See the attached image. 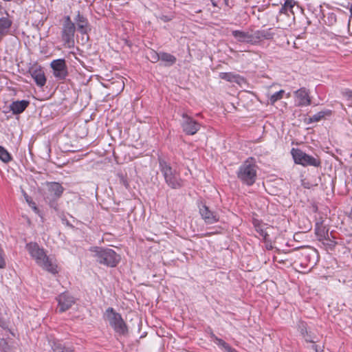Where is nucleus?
<instances>
[{"label": "nucleus", "mask_w": 352, "mask_h": 352, "mask_svg": "<svg viewBox=\"0 0 352 352\" xmlns=\"http://www.w3.org/2000/svg\"><path fill=\"white\" fill-rule=\"evenodd\" d=\"M25 248L31 258L43 270L52 274L58 272V266L54 257L48 256L46 251L36 243H29Z\"/></svg>", "instance_id": "1"}, {"label": "nucleus", "mask_w": 352, "mask_h": 352, "mask_svg": "<svg viewBox=\"0 0 352 352\" xmlns=\"http://www.w3.org/2000/svg\"><path fill=\"white\" fill-rule=\"evenodd\" d=\"M91 251L97 262L108 267H115L120 259V256L111 249L95 247Z\"/></svg>", "instance_id": "2"}, {"label": "nucleus", "mask_w": 352, "mask_h": 352, "mask_svg": "<svg viewBox=\"0 0 352 352\" xmlns=\"http://www.w3.org/2000/svg\"><path fill=\"white\" fill-rule=\"evenodd\" d=\"M238 177L245 184L252 185L256 177V166L252 158L247 160L239 168Z\"/></svg>", "instance_id": "3"}, {"label": "nucleus", "mask_w": 352, "mask_h": 352, "mask_svg": "<svg viewBox=\"0 0 352 352\" xmlns=\"http://www.w3.org/2000/svg\"><path fill=\"white\" fill-rule=\"evenodd\" d=\"M104 319L108 321L110 326L120 334L127 332V327L120 314L116 313L113 308H108L104 315Z\"/></svg>", "instance_id": "4"}, {"label": "nucleus", "mask_w": 352, "mask_h": 352, "mask_svg": "<svg viewBox=\"0 0 352 352\" xmlns=\"http://www.w3.org/2000/svg\"><path fill=\"white\" fill-rule=\"evenodd\" d=\"M291 153L296 164L303 166H313L315 167L320 165L319 158L309 155L298 148H292Z\"/></svg>", "instance_id": "5"}, {"label": "nucleus", "mask_w": 352, "mask_h": 352, "mask_svg": "<svg viewBox=\"0 0 352 352\" xmlns=\"http://www.w3.org/2000/svg\"><path fill=\"white\" fill-rule=\"evenodd\" d=\"M160 167L166 182L170 187L177 188L182 186V182L179 179V176L169 165L165 162H160Z\"/></svg>", "instance_id": "6"}, {"label": "nucleus", "mask_w": 352, "mask_h": 352, "mask_svg": "<svg viewBox=\"0 0 352 352\" xmlns=\"http://www.w3.org/2000/svg\"><path fill=\"white\" fill-rule=\"evenodd\" d=\"M74 23L71 21L69 16H67L62 31V39L65 47L71 48L74 46Z\"/></svg>", "instance_id": "7"}, {"label": "nucleus", "mask_w": 352, "mask_h": 352, "mask_svg": "<svg viewBox=\"0 0 352 352\" xmlns=\"http://www.w3.org/2000/svg\"><path fill=\"white\" fill-rule=\"evenodd\" d=\"M182 126L185 133L187 135H194L199 130V124L192 118L184 113L182 115Z\"/></svg>", "instance_id": "8"}, {"label": "nucleus", "mask_w": 352, "mask_h": 352, "mask_svg": "<svg viewBox=\"0 0 352 352\" xmlns=\"http://www.w3.org/2000/svg\"><path fill=\"white\" fill-rule=\"evenodd\" d=\"M53 74L56 78L64 79L67 74V66L64 59L54 60L51 63Z\"/></svg>", "instance_id": "9"}, {"label": "nucleus", "mask_w": 352, "mask_h": 352, "mask_svg": "<svg viewBox=\"0 0 352 352\" xmlns=\"http://www.w3.org/2000/svg\"><path fill=\"white\" fill-rule=\"evenodd\" d=\"M47 189V199L50 201H54L62 195L64 188L57 182H50L46 184Z\"/></svg>", "instance_id": "10"}, {"label": "nucleus", "mask_w": 352, "mask_h": 352, "mask_svg": "<svg viewBox=\"0 0 352 352\" xmlns=\"http://www.w3.org/2000/svg\"><path fill=\"white\" fill-rule=\"evenodd\" d=\"M58 308L60 312H65L75 303V299L67 293H63L57 297Z\"/></svg>", "instance_id": "11"}, {"label": "nucleus", "mask_w": 352, "mask_h": 352, "mask_svg": "<svg viewBox=\"0 0 352 352\" xmlns=\"http://www.w3.org/2000/svg\"><path fill=\"white\" fill-rule=\"evenodd\" d=\"M232 35L238 42L255 45L254 33L251 34L241 30H233L232 31Z\"/></svg>", "instance_id": "12"}, {"label": "nucleus", "mask_w": 352, "mask_h": 352, "mask_svg": "<svg viewBox=\"0 0 352 352\" xmlns=\"http://www.w3.org/2000/svg\"><path fill=\"white\" fill-rule=\"evenodd\" d=\"M296 102L298 106H307L311 103V99L306 88L302 87L294 92Z\"/></svg>", "instance_id": "13"}, {"label": "nucleus", "mask_w": 352, "mask_h": 352, "mask_svg": "<svg viewBox=\"0 0 352 352\" xmlns=\"http://www.w3.org/2000/svg\"><path fill=\"white\" fill-rule=\"evenodd\" d=\"M199 212L206 223L212 224L219 221V216L210 211L206 206H202L199 208Z\"/></svg>", "instance_id": "14"}, {"label": "nucleus", "mask_w": 352, "mask_h": 352, "mask_svg": "<svg viewBox=\"0 0 352 352\" xmlns=\"http://www.w3.org/2000/svg\"><path fill=\"white\" fill-rule=\"evenodd\" d=\"M30 73L38 86L43 87L45 85L46 78L44 72L40 67H32L30 69Z\"/></svg>", "instance_id": "15"}, {"label": "nucleus", "mask_w": 352, "mask_h": 352, "mask_svg": "<svg viewBox=\"0 0 352 352\" xmlns=\"http://www.w3.org/2000/svg\"><path fill=\"white\" fill-rule=\"evenodd\" d=\"M274 36V34L272 32V29L256 31L254 32L255 45L262 39H272Z\"/></svg>", "instance_id": "16"}, {"label": "nucleus", "mask_w": 352, "mask_h": 352, "mask_svg": "<svg viewBox=\"0 0 352 352\" xmlns=\"http://www.w3.org/2000/svg\"><path fill=\"white\" fill-rule=\"evenodd\" d=\"M29 104V102L27 100H21L13 102L10 104V109L14 114L22 113Z\"/></svg>", "instance_id": "17"}, {"label": "nucleus", "mask_w": 352, "mask_h": 352, "mask_svg": "<svg viewBox=\"0 0 352 352\" xmlns=\"http://www.w3.org/2000/svg\"><path fill=\"white\" fill-rule=\"evenodd\" d=\"M75 21L77 25L78 30L82 34H87L88 31V23L86 19L78 12L75 19Z\"/></svg>", "instance_id": "18"}, {"label": "nucleus", "mask_w": 352, "mask_h": 352, "mask_svg": "<svg viewBox=\"0 0 352 352\" xmlns=\"http://www.w3.org/2000/svg\"><path fill=\"white\" fill-rule=\"evenodd\" d=\"M52 349L54 352H74L72 347H67L60 342H54Z\"/></svg>", "instance_id": "19"}, {"label": "nucleus", "mask_w": 352, "mask_h": 352, "mask_svg": "<svg viewBox=\"0 0 352 352\" xmlns=\"http://www.w3.org/2000/svg\"><path fill=\"white\" fill-rule=\"evenodd\" d=\"M295 3H296L294 0H286L284 5L282 6V8L280 10V15L282 14H287L288 10L293 12L292 11V10L293 7L294 6Z\"/></svg>", "instance_id": "20"}, {"label": "nucleus", "mask_w": 352, "mask_h": 352, "mask_svg": "<svg viewBox=\"0 0 352 352\" xmlns=\"http://www.w3.org/2000/svg\"><path fill=\"white\" fill-rule=\"evenodd\" d=\"M112 89L116 94H120L124 87V83L122 79H118V80L114 81L112 82Z\"/></svg>", "instance_id": "21"}, {"label": "nucleus", "mask_w": 352, "mask_h": 352, "mask_svg": "<svg viewBox=\"0 0 352 352\" xmlns=\"http://www.w3.org/2000/svg\"><path fill=\"white\" fill-rule=\"evenodd\" d=\"M285 94V91L281 89L274 94L271 95L269 98V100L271 104H274L276 101L282 99Z\"/></svg>", "instance_id": "22"}, {"label": "nucleus", "mask_w": 352, "mask_h": 352, "mask_svg": "<svg viewBox=\"0 0 352 352\" xmlns=\"http://www.w3.org/2000/svg\"><path fill=\"white\" fill-rule=\"evenodd\" d=\"M0 160L6 163L9 162L12 160L10 154L1 146H0Z\"/></svg>", "instance_id": "23"}, {"label": "nucleus", "mask_w": 352, "mask_h": 352, "mask_svg": "<svg viewBox=\"0 0 352 352\" xmlns=\"http://www.w3.org/2000/svg\"><path fill=\"white\" fill-rule=\"evenodd\" d=\"M160 59L170 65L173 64L176 60V58L173 55L167 53L160 54Z\"/></svg>", "instance_id": "24"}, {"label": "nucleus", "mask_w": 352, "mask_h": 352, "mask_svg": "<svg viewBox=\"0 0 352 352\" xmlns=\"http://www.w3.org/2000/svg\"><path fill=\"white\" fill-rule=\"evenodd\" d=\"M316 233L318 236L319 240H322L327 235V231L325 230L324 227L322 226H317L316 228Z\"/></svg>", "instance_id": "25"}, {"label": "nucleus", "mask_w": 352, "mask_h": 352, "mask_svg": "<svg viewBox=\"0 0 352 352\" xmlns=\"http://www.w3.org/2000/svg\"><path fill=\"white\" fill-rule=\"evenodd\" d=\"M298 328L300 333L305 337L307 342H313L310 337H305V333H307V331L305 323L300 322Z\"/></svg>", "instance_id": "26"}, {"label": "nucleus", "mask_w": 352, "mask_h": 352, "mask_svg": "<svg viewBox=\"0 0 352 352\" xmlns=\"http://www.w3.org/2000/svg\"><path fill=\"white\" fill-rule=\"evenodd\" d=\"M215 343L223 348L226 351H231V347L221 339L215 337Z\"/></svg>", "instance_id": "27"}, {"label": "nucleus", "mask_w": 352, "mask_h": 352, "mask_svg": "<svg viewBox=\"0 0 352 352\" xmlns=\"http://www.w3.org/2000/svg\"><path fill=\"white\" fill-rule=\"evenodd\" d=\"M148 58L153 63H156L160 59V54L154 51H151L148 54Z\"/></svg>", "instance_id": "28"}, {"label": "nucleus", "mask_w": 352, "mask_h": 352, "mask_svg": "<svg viewBox=\"0 0 352 352\" xmlns=\"http://www.w3.org/2000/svg\"><path fill=\"white\" fill-rule=\"evenodd\" d=\"M220 78L231 82L234 80L236 77L230 73H221Z\"/></svg>", "instance_id": "29"}, {"label": "nucleus", "mask_w": 352, "mask_h": 352, "mask_svg": "<svg viewBox=\"0 0 352 352\" xmlns=\"http://www.w3.org/2000/svg\"><path fill=\"white\" fill-rule=\"evenodd\" d=\"M324 116V112H318L310 118L311 122H318Z\"/></svg>", "instance_id": "30"}, {"label": "nucleus", "mask_w": 352, "mask_h": 352, "mask_svg": "<svg viewBox=\"0 0 352 352\" xmlns=\"http://www.w3.org/2000/svg\"><path fill=\"white\" fill-rule=\"evenodd\" d=\"M5 267H6V263L2 257L1 251L0 250V268L2 269V268H4Z\"/></svg>", "instance_id": "31"}, {"label": "nucleus", "mask_w": 352, "mask_h": 352, "mask_svg": "<svg viewBox=\"0 0 352 352\" xmlns=\"http://www.w3.org/2000/svg\"><path fill=\"white\" fill-rule=\"evenodd\" d=\"M258 232H260L261 236L264 237L265 239H267V234L264 232L262 229H257Z\"/></svg>", "instance_id": "32"}, {"label": "nucleus", "mask_w": 352, "mask_h": 352, "mask_svg": "<svg viewBox=\"0 0 352 352\" xmlns=\"http://www.w3.org/2000/svg\"><path fill=\"white\" fill-rule=\"evenodd\" d=\"M290 96H291V94H290V93H287V94H286V97H287V98H289V97H290Z\"/></svg>", "instance_id": "33"}, {"label": "nucleus", "mask_w": 352, "mask_h": 352, "mask_svg": "<svg viewBox=\"0 0 352 352\" xmlns=\"http://www.w3.org/2000/svg\"><path fill=\"white\" fill-rule=\"evenodd\" d=\"M32 208L34 209V211L37 210V208L34 205L32 206Z\"/></svg>", "instance_id": "34"}, {"label": "nucleus", "mask_w": 352, "mask_h": 352, "mask_svg": "<svg viewBox=\"0 0 352 352\" xmlns=\"http://www.w3.org/2000/svg\"><path fill=\"white\" fill-rule=\"evenodd\" d=\"M350 12H351V15L352 16V4H351V8H350Z\"/></svg>", "instance_id": "35"}, {"label": "nucleus", "mask_w": 352, "mask_h": 352, "mask_svg": "<svg viewBox=\"0 0 352 352\" xmlns=\"http://www.w3.org/2000/svg\"><path fill=\"white\" fill-rule=\"evenodd\" d=\"M227 352H236L233 349L231 348V351Z\"/></svg>", "instance_id": "36"}, {"label": "nucleus", "mask_w": 352, "mask_h": 352, "mask_svg": "<svg viewBox=\"0 0 352 352\" xmlns=\"http://www.w3.org/2000/svg\"><path fill=\"white\" fill-rule=\"evenodd\" d=\"M212 4H213L214 6H217V4H216L215 2L212 1Z\"/></svg>", "instance_id": "37"}]
</instances>
